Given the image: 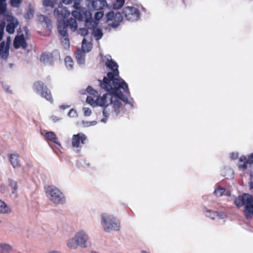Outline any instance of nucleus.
Here are the masks:
<instances>
[{
    "label": "nucleus",
    "instance_id": "nucleus-27",
    "mask_svg": "<svg viewBox=\"0 0 253 253\" xmlns=\"http://www.w3.org/2000/svg\"><path fill=\"white\" fill-rule=\"evenodd\" d=\"M225 191V188L219 186L214 190V194L217 197H221Z\"/></svg>",
    "mask_w": 253,
    "mask_h": 253
},
{
    "label": "nucleus",
    "instance_id": "nucleus-23",
    "mask_svg": "<svg viewBox=\"0 0 253 253\" xmlns=\"http://www.w3.org/2000/svg\"><path fill=\"white\" fill-rule=\"evenodd\" d=\"M67 246L71 249H76L78 246H79V244H78L76 238H71L68 241Z\"/></svg>",
    "mask_w": 253,
    "mask_h": 253
},
{
    "label": "nucleus",
    "instance_id": "nucleus-26",
    "mask_svg": "<svg viewBox=\"0 0 253 253\" xmlns=\"http://www.w3.org/2000/svg\"><path fill=\"white\" fill-rule=\"evenodd\" d=\"M8 185L11 187L12 193H15L18 188L17 182L13 180V179H9Z\"/></svg>",
    "mask_w": 253,
    "mask_h": 253
},
{
    "label": "nucleus",
    "instance_id": "nucleus-37",
    "mask_svg": "<svg viewBox=\"0 0 253 253\" xmlns=\"http://www.w3.org/2000/svg\"><path fill=\"white\" fill-rule=\"evenodd\" d=\"M5 23L3 22H0V41L2 40L3 36Z\"/></svg>",
    "mask_w": 253,
    "mask_h": 253
},
{
    "label": "nucleus",
    "instance_id": "nucleus-32",
    "mask_svg": "<svg viewBox=\"0 0 253 253\" xmlns=\"http://www.w3.org/2000/svg\"><path fill=\"white\" fill-rule=\"evenodd\" d=\"M23 0H10V5L13 7L18 8L22 3Z\"/></svg>",
    "mask_w": 253,
    "mask_h": 253
},
{
    "label": "nucleus",
    "instance_id": "nucleus-35",
    "mask_svg": "<svg viewBox=\"0 0 253 253\" xmlns=\"http://www.w3.org/2000/svg\"><path fill=\"white\" fill-rule=\"evenodd\" d=\"M34 11L30 8L29 10L25 14V18L26 19H31L33 17Z\"/></svg>",
    "mask_w": 253,
    "mask_h": 253
},
{
    "label": "nucleus",
    "instance_id": "nucleus-5",
    "mask_svg": "<svg viewBox=\"0 0 253 253\" xmlns=\"http://www.w3.org/2000/svg\"><path fill=\"white\" fill-rule=\"evenodd\" d=\"M45 191L48 198L56 205L63 204L66 202L64 194L54 186L45 187Z\"/></svg>",
    "mask_w": 253,
    "mask_h": 253
},
{
    "label": "nucleus",
    "instance_id": "nucleus-28",
    "mask_svg": "<svg viewBox=\"0 0 253 253\" xmlns=\"http://www.w3.org/2000/svg\"><path fill=\"white\" fill-rule=\"evenodd\" d=\"M80 10H73L72 12V15L73 17H74V19H78V20L81 21L83 20V14L79 11Z\"/></svg>",
    "mask_w": 253,
    "mask_h": 253
},
{
    "label": "nucleus",
    "instance_id": "nucleus-41",
    "mask_svg": "<svg viewBox=\"0 0 253 253\" xmlns=\"http://www.w3.org/2000/svg\"><path fill=\"white\" fill-rule=\"evenodd\" d=\"M86 101L87 103L91 105L96 104L95 100L92 96H87Z\"/></svg>",
    "mask_w": 253,
    "mask_h": 253
},
{
    "label": "nucleus",
    "instance_id": "nucleus-33",
    "mask_svg": "<svg viewBox=\"0 0 253 253\" xmlns=\"http://www.w3.org/2000/svg\"><path fill=\"white\" fill-rule=\"evenodd\" d=\"M60 12V14L64 18L68 17L70 15V12L66 7L62 8Z\"/></svg>",
    "mask_w": 253,
    "mask_h": 253
},
{
    "label": "nucleus",
    "instance_id": "nucleus-44",
    "mask_svg": "<svg viewBox=\"0 0 253 253\" xmlns=\"http://www.w3.org/2000/svg\"><path fill=\"white\" fill-rule=\"evenodd\" d=\"M51 119L54 123H56L61 120V118L57 116H52L51 117Z\"/></svg>",
    "mask_w": 253,
    "mask_h": 253
},
{
    "label": "nucleus",
    "instance_id": "nucleus-49",
    "mask_svg": "<svg viewBox=\"0 0 253 253\" xmlns=\"http://www.w3.org/2000/svg\"><path fill=\"white\" fill-rule=\"evenodd\" d=\"M249 186L250 189H253V182L251 181L250 182Z\"/></svg>",
    "mask_w": 253,
    "mask_h": 253
},
{
    "label": "nucleus",
    "instance_id": "nucleus-11",
    "mask_svg": "<svg viewBox=\"0 0 253 253\" xmlns=\"http://www.w3.org/2000/svg\"><path fill=\"white\" fill-rule=\"evenodd\" d=\"M106 18L108 21H112L110 24L113 27L117 28L122 21L123 18L120 12L115 13L113 11H110L107 13Z\"/></svg>",
    "mask_w": 253,
    "mask_h": 253
},
{
    "label": "nucleus",
    "instance_id": "nucleus-8",
    "mask_svg": "<svg viewBox=\"0 0 253 253\" xmlns=\"http://www.w3.org/2000/svg\"><path fill=\"white\" fill-rule=\"evenodd\" d=\"M25 33V35L23 34H20L21 28L18 30V35L16 36L13 41V46L15 48L17 49L22 47L23 48L25 49L27 47V43L26 42L27 39H28L29 31L26 27L24 28Z\"/></svg>",
    "mask_w": 253,
    "mask_h": 253
},
{
    "label": "nucleus",
    "instance_id": "nucleus-15",
    "mask_svg": "<svg viewBox=\"0 0 253 253\" xmlns=\"http://www.w3.org/2000/svg\"><path fill=\"white\" fill-rule=\"evenodd\" d=\"M9 43L2 42L0 43V57L3 59H7L9 56Z\"/></svg>",
    "mask_w": 253,
    "mask_h": 253
},
{
    "label": "nucleus",
    "instance_id": "nucleus-14",
    "mask_svg": "<svg viewBox=\"0 0 253 253\" xmlns=\"http://www.w3.org/2000/svg\"><path fill=\"white\" fill-rule=\"evenodd\" d=\"M75 238L77 239V241L78 244H79V246L81 247H87L86 243L88 241V238L87 235L83 231H80L77 232Z\"/></svg>",
    "mask_w": 253,
    "mask_h": 253
},
{
    "label": "nucleus",
    "instance_id": "nucleus-2",
    "mask_svg": "<svg viewBox=\"0 0 253 253\" xmlns=\"http://www.w3.org/2000/svg\"><path fill=\"white\" fill-rule=\"evenodd\" d=\"M105 93L102 97H97L95 100L96 104L104 107L103 114L104 118L101 120V122L106 123L107 119L112 113L114 112L116 115L120 112L122 107L123 101L118 96L109 91Z\"/></svg>",
    "mask_w": 253,
    "mask_h": 253
},
{
    "label": "nucleus",
    "instance_id": "nucleus-7",
    "mask_svg": "<svg viewBox=\"0 0 253 253\" xmlns=\"http://www.w3.org/2000/svg\"><path fill=\"white\" fill-rule=\"evenodd\" d=\"M102 217V225L106 232L112 230H118L120 227V222L116 218L111 215L103 213Z\"/></svg>",
    "mask_w": 253,
    "mask_h": 253
},
{
    "label": "nucleus",
    "instance_id": "nucleus-31",
    "mask_svg": "<svg viewBox=\"0 0 253 253\" xmlns=\"http://www.w3.org/2000/svg\"><path fill=\"white\" fill-rule=\"evenodd\" d=\"M93 34L95 37L96 38V40L100 39L103 36V33L101 29L97 28L93 30Z\"/></svg>",
    "mask_w": 253,
    "mask_h": 253
},
{
    "label": "nucleus",
    "instance_id": "nucleus-34",
    "mask_svg": "<svg viewBox=\"0 0 253 253\" xmlns=\"http://www.w3.org/2000/svg\"><path fill=\"white\" fill-rule=\"evenodd\" d=\"M73 7L77 10H80L81 9V0H74Z\"/></svg>",
    "mask_w": 253,
    "mask_h": 253
},
{
    "label": "nucleus",
    "instance_id": "nucleus-21",
    "mask_svg": "<svg viewBox=\"0 0 253 253\" xmlns=\"http://www.w3.org/2000/svg\"><path fill=\"white\" fill-rule=\"evenodd\" d=\"M11 212V209L6 204V203L0 200V213L8 214Z\"/></svg>",
    "mask_w": 253,
    "mask_h": 253
},
{
    "label": "nucleus",
    "instance_id": "nucleus-45",
    "mask_svg": "<svg viewBox=\"0 0 253 253\" xmlns=\"http://www.w3.org/2000/svg\"><path fill=\"white\" fill-rule=\"evenodd\" d=\"M250 164H253V153L248 156Z\"/></svg>",
    "mask_w": 253,
    "mask_h": 253
},
{
    "label": "nucleus",
    "instance_id": "nucleus-25",
    "mask_svg": "<svg viewBox=\"0 0 253 253\" xmlns=\"http://www.w3.org/2000/svg\"><path fill=\"white\" fill-rule=\"evenodd\" d=\"M125 0H116L113 4V7L115 9H119L124 5Z\"/></svg>",
    "mask_w": 253,
    "mask_h": 253
},
{
    "label": "nucleus",
    "instance_id": "nucleus-17",
    "mask_svg": "<svg viewBox=\"0 0 253 253\" xmlns=\"http://www.w3.org/2000/svg\"><path fill=\"white\" fill-rule=\"evenodd\" d=\"M248 164H250L249 158L245 156H241L239 159L238 168L240 169L245 170L247 169Z\"/></svg>",
    "mask_w": 253,
    "mask_h": 253
},
{
    "label": "nucleus",
    "instance_id": "nucleus-40",
    "mask_svg": "<svg viewBox=\"0 0 253 253\" xmlns=\"http://www.w3.org/2000/svg\"><path fill=\"white\" fill-rule=\"evenodd\" d=\"M86 91L88 93L91 95H93L94 96H96V94H97L98 92L94 90L93 88H92L91 86H88L86 88Z\"/></svg>",
    "mask_w": 253,
    "mask_h": 253
},
{
    "label": "nucleus",
    "instance_id": "nucleus-24",
    "mask_svg": "<svg viewBox=\"0 0 253 253\" xmlns=\"http://www.w3.org/2000/svg\"><path fill=\"white\" fill-rule=\"evenodd\" d=\"M11 246L7 244L0 245V253H9L11 251Z\"/></svg>",
    "mask_w": 253,
    "mask_h": 253
},
{
    "label": "nucleus",
    "instance_id": "nucleus-1",
    "mask_svg": "<svg viewBox=\"0 0 253 253\" xmlns=\"http://www.w3.org/2000/svg\"><path fill=\"white\" fill-rule=\"evenodd\" d=\"M107 68L112 72L107 73V77H104L103 81L99 80L101 88L105 89L118 96L125 104H128L126 95L129 94L127 84L123 79L118 78L119 71L117 63L113 60H107L105 63Z\"/></svg>",
    "mask_w": 253,
    "mask_h": 253
},
{
    "label": "nucleus",
    "instance_id": "nucleus-22",
    "mask_svg": "<svg viewBox=\"0 0 253 253\" xmlns=\"http://www.w3.org/2000/svg\"><path fill=\"white\" fill-rule=\"evenodd\" d=\"M82 49L84 50L85 52H89L91 50L92 46L89 42H87L86 39L84 38L82 41Z\"/></svg>",
    "mask_w": 253,
    "mask_h": 253
},
{
    "label": "nucleus",
    "instance_id": "nucleus-39",
    "mask_svg": "<svg viewBox=\"0 0 253 253\" xmlns=\"http://www.w3.org/2000/svg\"><path fill=\"white\" fill-rule=\"evenodd\" d=\"M104 15V12L103 11H98L95 13L94 15V18L96 20H100Z\"/></svg>",
    "mask_w": 253,
    "mask_h": 253
},
{
    "label": "nucleus",
    "instance_id": "nucleus-16",
    "mask_svg": "<svg viewBox=\"0 0 253 253\" xmlns=\"http://www.w3.org/2000/svg\"><path fill=\"white\" fill-rule=\"evenodd\" d=\"M85 51L84 50L78 48L75 52V56L78 63L83 64L85 62Z\"/></svg>",
    "mask_w": 253,
    "mask_h": 253
},
{
    "label": "nucleus",
    "instance_id": "nucleus-48",
    "mask_svg": "<svg viewBox=\"0 0 253 253\" xmlns=\"http://www.w3.org/2000/svg\"><path fill=\"white\" fill-rule=\"evenodd\" d=\"M69 107L68 105H61L60 108L61 109H65Z\"/></svg>",
    "mask_w": 253,
    "mask_h": 253
},
{
    "label": "nucleus",
    "instance_id": "nucleus-52",
    "mask_svg": "<svg viewBox=\"0 0 253 253\" xmlns=\"http://www.w3.org/2000/svg\"><path fill=\"white\" fill-rule=\"evenodd\" d=\"M141 253H149L146 251H142Z\"/></svg>",
    "mask_w": 253,
    "mask_h": 253
},
{
    "label": "nucleus",
    "instance_id": "nucleus-36",
    "mask_svg": "<svg viewBox=\"0 0 253 253\" xmlns=\"http://www.w3.org/2000/svg\"><path fill=\"white\" fill-rule=\"evenodd\" d=\"M5 23L3 22H0V41L2 40L3 36Z\"/></svg>",
    "mask_w": 253,
    "mask_h": 253
},
{
    "label": "nucleus",
    "instance_id": "nucleus-38",
    "mask_svg": "<svg viewBox=\"0 0 253 253\" xmlns=\"http://www.w3.org/2000/svg\"><path fill=\"white\" fill-rule=\"evenodd\" d=\"M79 34L82 36H85L88 34V31L87 29L85 28H80L78 31Z\"/></svg>",
    "mask_w": 253,
    "mask_h": 253
},
{
    "label": "nucleus",
    "instance_id": "nucleus-12",
    "mask_svg": "<svg viewBox=\"0 0 253 253\" xmlns=\"http://www.w3.org/2000/svg\"><path fill=\"white\" fill-rule=\"evenodd\" d=\"M7 24L6 31L9 34L14 33L15 28L19 25V22L17 18L11 15H7L6 18Z\"/></svg>",
    "mask_w": 253,
    "mask_h": 253
},
{
    "label": "nucleus",
    "instance_id": "nucleus-4",
    "mask_svg": "<svg viewBox=\"0 0 253 253\" xmlns=\"http://www.w3.org/2000/svg\"><path fill=\"white\" fill-rule=\"evenodd\" d=\"M68 27L73 32L76 31L78 28L76 20L70 18L66 21H60L58 23V30L60 35L63 38L62 42L65 47L69 46V36L67 33Z\"/></svg>",
    "mask_w": 253,
    "mask_h": 253
},
{
    "label": "nucleus",
    "instance_id": "nucleus-29",
    "mask_svg": "<svg viewBox=\"0 0 253 253\" xmlns=\"http://www.w3.org/2000/svg\"><path fill=\"white\" fill-rule=\"evenodd\" d=\"M65 65L67 68L72 69L73 66V61L70 56H66L65 58Z\"/></svg>",
    "mask_w": 253,
    "mask_h": 253
},
{
    "label": "nucleus",
    "instance_id": "nucleus-53",
    "mask_svg": "<svg viewBox=\"0 0 253 253\" xmlns=\"http://www.w3.org/2000/svg\"><path fill=\"white\" fill-rule=\"evenodd\" d=\"M47 2L49 3L51 2L50 0H47Z\"/></svg>",
    "mask_w": 253,
    "mask_h": 253
},
{
    "label": "nucleus",
    "instance_id": "nucleus-13",
    "mask_svg": "<svg viewBox=\"0 0 253 253\" xmlns=\"http://www.w3.org/2000/svg\"><path fill=\"white\" fill-rule=\"evenodd\" d=\"M87 140L85 135L83 133L74 134L72 138V145L74 148L81 147V144H84Z\"/></svg>",
    "mask_w": 253,
    "mask_h": 253
},
{
    "label": "nucleus",
    "instance_id": "nucleus-18",
    "mask_svg": "<svg viewBox=\"0 0 253 253\" xmlns=\"http://www.w3.org/2000/svg\"><path fill=\"white\" fill-rule=\"evenodd\" d=\"M19 157V156L17 154H13L10 156L9 159L10 163L14 168H19L20 166Z\"/></svg>",
    "mask_w": 253,
    "mask_h": 253
},
{
    "label": "nucleus",
    "instance_id": "nucleus-51",
    "mask_svg": "<svg viewBox=\"0 0 253 253\" xmlns=\"http://www.w3.org/2000/svg\"><path fill=\"white\" fill-rule=\"evenodd\" d=\"M48 253H60L58 252L57 251H52L49 252Z\"/></svg>",
    "mask_w": 253,
    "mask_h": 253
},
{
    "label": "nucleus",
    "instance_id": "nucleus-42",
    "mask_svg": "<svg viewBox=\"0 0 253 253\" xmlns=\"http://www.w3.org/2000/svg\"><path fill=\"white\" fill-rule=\"evenodd\" d=\"M83 110L84 112V115L86 116H89L91 114V111L88 108L84 107V108Z\"/></svg>",
    "mask_w": 253,
    "mask_h": 253
},
{
    "label": "nucleus",
    "instance_id": "nucleus-47",
    "mask_svg": "<svg viewBox=\"0 0 253 253\" xmlns=\"http://www.w3.org/2000/svg\"><path fill=\"white\" fill-rule=\"evenodd\" d=\"M76 111L74 109H71L70 111H69V113H68V115L69 116H71L73 114V116L74 115V114H76Z\"/></svg>",
    "mask_w": 253,
    "mask_h": 253
},
{
    "label": "nucleus",
    "instance_id": "nucleus-10",
    "mask_svg": "<svg viewBox=\"0 0 253 253\" xmlns=\"http://www.w3.org/2000/svg\"><path fill=\"white\" fill-rule=\"evenodd\" d=\"M60 59V54L57 50H54L51 52H43L40 57L41 61L49 65L52 64L54 62Z\"/></svg>",
    "mask_w": 253,
    "mask_h": 253
},
{
    "label": "nucleus",
    "instance_id": "nucleus-6",
    "mask_svg": "<svg viewBox=\"0 0 253 253\" xmlns=\"http://www.w3.org/2000/svg\"><path fill=\"white\" fill-rule=\"evenodd\" d=\"M34 91L41 95L50 103L53 102V98L50 90L47 86L41 81L35 82L33 85Z\"/></svg>",
    "mask_w": 253,
    "mask_h": 253
},
{
    "label": "nucleus",
    "instance_id": "nucleus-46",
    "mask_svg": "<svg viewBox=\"0 0 253 253\" xmlns=\"http://www.w3.org/2000/svg\"><path fill=\"white\" fill-rule=\"evenodd\" d=\"M63 2L66 4H69L73 2L74 0H62Z\"/></svg>",
    "mask_w": 253,
    "mask_h": 253
},
{
    "label": "nucleus",
    "instance_id": "nucleus-50",
    "mask_svg": "<svg viewBox=\"0 0 253 253\" xmlns=\"http://www.w3.org/2000/svg\"><path fill=\"white\" fill-rule=\"evenodd\" d=\"M88 22H89V21L87 19H86L85 20V26H88Z\"/></svg>",
    "mask_w": 253,
    "mask_h": 253
},
{
    "label": "nucleus",
    "instance_id": "nucleus-19",
    "mask_svg": "<svg viewBox=\"0 0 253 253\" xmlns=\"http://www.w3.org/2000/svg\"><path fill=\"white\" fill-rule=\"evenodd\" d=\"M106 4V1L104 0H93L92 1V7L96 10L102 9Z\"/></svg>",
    "mask_w": 253,
    "mask_h": 253
},
{
    "label": "nucleus",
    "instance_id": "nucleus-9",
    "mask_svg": "<svg viewBox=\"0 0 253 253\" xmlns=\"http://www.w3.org/2000/svg\"><path fill=\"white\" fill-rule=\"evenodd\" d=\"M123 14L124 17L128 21H135L140 17L139 10L133 6H127L123 9Z\"/></svg>",
    "mask_w": 253,
    "mask_h": 253
},
{
    "label": "nucleus",
    "instance_id": "nucleus-30",
    "mask_svg": "<svg viewBox=\"0 0 253 253\" xmlns=\"http://www.w3.org/2000/svg\"><path fill=\"white\" fill-rule=\"evenodd\" d=\"M6 0H0V14H4L6 9Z\"/></svg>",
    "mask_w": 253,
    "mask_h": 253
},
{
    "label": "nucleus",
    "instance_id": "nucleus-3",
    "mask_svg": "<svg viewBox=\"0 0 253 253\" xmlns=\"http://www.w3.org/2000/svg\"><path fill=\"white\" fill-rule=\"evenodd\" d=\"M234 203L239 209L244 206V214L247 219H251L253 215V197L249 194H244L236 198Z\"/></svg>",
    "mask_w": 253,
    "mask_h": 253
},
{
    "label": "nucleus",
    "instance_id": "nucleus-20",
    "mask_svg": "<svg viewBox=\"0 0 253 253\" xmlns=\"http://www.w3.org/2000/svg\"><path fill=\"white\" fill-rule=\"evenodd\" d=\"M45 139L47 141H50L57 144H59L58 141V138L55 133L53 131L47 132L45 134Z\"/></svg>",
    "mask_w": 253,
    "mask_h": 253
},
{
    "label": "nucleus",
    "instance_id": "nucleus-43",
    "mask_svg": "<svg viewBox=\"0 0 253 253\" xmlns=\"http://www.w3.org/2000/svg\"><path fill=\"white\" fill-rule=\"evenodd\" d=\"M219 215V213L217 211H212L211 214L210 215L211 218L214 219L216 217H218Z\"/></svg>",
    "mask_w": 253,
    "mask_h": 253
}]
</instances>
